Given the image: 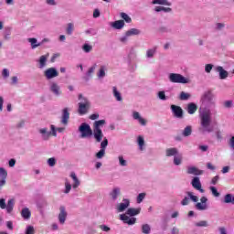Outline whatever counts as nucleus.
Listing matches in <instances>:
<instances>
[{
    "label": "nucleus",
    "mask_w": 234,
    "mask_h": 234,
    "mask_svg": "<svg viewBox=\"0 0 234 234\" xmlns=\"http://www.w3.org/2000/svg\"><path fill=\"white\" fill-rule=\"evenodd\" d=\"M105 120H99L93 123V133L90 125L87 122L81 123L79 127V133H80V138H90L93 134L95 142L100 144L103 140V132L101 128L105 125Z\"/></svg>",
    "instance_id": "1"
},
{
    "label": "nucleus",
    "mask_w": 234,
    "mask_h": 234,
    "mask_svg": "<svg viewBox=\"0 0 234 234\" xmlns=\"http://www.w3.org/2000/svg\"><path fill=\"white\" fill-rule=\"evenodd\" d=\"M199 118L201 133H213V126H211V111L201 106L199 109Z\"/></svg>",
    "instance_id": "2"
},
{
    "label": "nucleus",
    "mask_w": 234,
    "mask_h": 234,
    "mask_svg": "<svg viewBox=\"0 0 234 234\" xmlns=\"http://www.w3.org/2000/svg\"><path fill=\"white\" fill-rule=\"evenodd\" d=\"M70 178H72L73 180V185L70 184V181L69 179H65V183H64V189L62 190V192L65 195H69V193H70V191L73 189H78V187H80V185L81 184L80 182V179L78 178V176H76V173L72 172L70 174Z\"/></svg>",
    "instance_id": "3"
},
{
    "label": "nucleus",
    "mask_w": 234,
    "mask_h": 234,
    "mask_svg": "<svg viewBox=\"0 0 234 234\" xmlns=\"http://www.w3.org/2000/svg\"><path fill=\"white\" fill-rule=\"evenodd\" d=\"M152 5H160L154 8V11L156 13L164 12L165 14H171L173 12L171 7H165L171 6V2L168 0H153Z\"/></svg>",
    "instance_id": "4"
},
{
    "label": "nucleus",
    "mask_w": 234,
    "mask_h": 234,
    "mask_svg": "<svg viewBox=\"0 0 234 234\" xmlns=\"http://www.w3.org/2000/svg\"><path fill=\"white\" fill-rule=\"evenodd\" d=\"M79 108L78 112L80 114V116H83L90 111V101L87 99V97H84L83 95H79Z\"/></svg>",
    "instance_id": "5"
},
{
    "label": "nucleus",
    "mask_w": 234,
    "mask_h": 234,
    "mask_svg": "<svg viewBox=\"0 0 234 234\" xmlns=\"http://www.w3.org/2000/svg\"><path fill=\"white\" fill-rule=\"evenodd\" d=\"M168 80L171 83H181L182 85L191 83V79L185 77L180 73H170L168 75Z\"/></svg>",
    "instance_id": "6"
},
{
    "label": "nucleus",
    "mask_w": 234,
    "mask_h": 234,
    "mask_svg": "<svg viewBox=\"0 0 234 234\" xmlns=\"http://www.w3.org/2000/svg\"><path fill=\"white\" fill-rule=\"evenodd\" d=\"M14 206H16V199L11 198L7 201L6 205V199L0 198V209H5L6 213H12L14 211Z\"/></svg>",
    "instance_id": "7"
},
{
    "label": "nucleus",
    "mask_w": 234,
    "mask_h": 234,
    "mask_svg": "<svg viewBox=\"0 0 234 234\" xmlns=\"http://www.w3.org/2000/svg\"><path fill=\"white\" fill-rule=\"evenodd\" d=\"M132 118L134 120V122H137L141 127H146L147 123H149V121L142 116V113L137 111L132 112Z\"/></svg>",
    "instance_id": "8"
},
{
    "label": "nucleus",
    "mask_w": 234,
    "mask_h": 234,
    "mask_svg": "<svg viewBox=\"0 0 234 234\" xmlns=\"http://www.w3.org/2000/svg\"><path fill=\"white\" fill-rule=\"evenodd\" d=\"M69 217V212L67 211V207L65 206H60L58 208V223L63 226L65 222H67V218Z\"/></svg>",
    "instance_id": "9"
},
{
    "label": "nucleus",
    "mask_w": 234,
    "mask_h": 234,
    "mask_svg": "<svg viewBox=\"0 0 234 234\" xmlns=\"http://www.w3.org/2000/svg\"><path fill=\"white\" fill-rule=\"evenodd\" d=\"M107 145H109V140L107 137L103 136L102 141L101 142V150L96 154V158L100 160L105 156V149H107Z\"/></svg>",
    "instance_id": "10"
},
{
    "label": "nucleus",
    "mask_w": 234,
    "mask_h": 234,
    "mask_svg": "<svg viewBox=\"0 0 234 234\" xmlns=\"http://www.w3.org/2000/svg\"><path fill=\"white\" fill-rule=\"evenodd\" d=\"M38 134H40L41 140L44 142H48L50 140V137L52 136V130L48 131V128L42 127L38 129Z\"/></svg>",
    "instance_id": "11"
},
{
    "label": "nucleus",
    "mask_w": 234,
    "mask_h": 234,
    "mask_svg": "<svg viewBox=\"0 0 234 234\" xmlns=\"http://www.w3.org/2000/svg\"><path fill=\"white\" fill-rule=\"evenodd\" d=\"M59 76V72L56 68H48L44 70V77L46 80H54V78H58Z\"/></svg>",
    "instance_id": "12"
},
{
    "label": "nucleus",
    "mask_w": 234,
    "mask_h": 234,
    "mask_svg": "<svg viewBox=\"0 0 234 234\" xmlns=\"http://www.w3.org/2000/svg\"><path fill=\"white\" fill-rule=\"evenodd\" d=\"M129 206H131V200L128 198H122V201L116 206V210L118 213H123V211L129 209Z\"/></svg>",
    "instance_id": "13"
},
{
    "label": "nucleus",
    "mask_w": 234,
    "mask_h": 234,
    "mask_svg": "<svg viewBox=\"0 0 234 234\" xmlns=\"http://www.w3.org/2000/svg\"><path fill=\"white\" fill-rule=\"evenodd\" d=\"M120 220L123 221L124 224L128 226H134L136 224V218L130 216L128 214H121Z\"/></svg>",
    "instance_id": "14"
},
{
    "label": "nucleus",
    "mask_w": 234,
    "mask_h": 234,
    "mask_svg": "<svg viewBox=\"0 0 234 234\" xmlns=\"http://www.w3.org/2000/svg\"><path fill=\"white\" fill-rule=\"evenodd\" d=\"M209 207L207 206V197H202L200 202L196 204V209L198 211H206Z\"/></svg>",
    "instance_id": "15"
},
{
    "label": "nucleus",
    "mask_w": 234,
    "mask_h": 234,
    "mask_svg": "<svg viewBox=\"0 0 234 234\" xmlns=\"http://www.w3.org/2000/svg\"><path fill=\"white\" fill-rule=\"evenodd\" d=\"M213 98H215L213 92H211L210 90L206 91L201 97L202 105H207V103L213 101Z\"/></svg>",
    "instance_id": "16"
},
{
    "label": "nucleus",
    "mask_w": 234,
    "mask_h": 234,
    "mask_svg": "<svg viewBox=\"0 0 234 234\" xmlns=\"http://www.w3.org/2000/svg\"><path fill=\"white\" fill-rule=\"evenodd\" d=\"M187 197H186L182 201L181 204L183 206H189V198L192 200V202H198V197L195 196L193 192H187L186 193Z\"/></svg>",
    "instance_id": "17"
},
{
    "label": "nucleus",
    "mask_w": 234,
    "mask_h": 234,
    "mask_svg": "<svg viewBox=\"0 0 234 234\" xmlns=\"http://www.w3.org/2000/svg\"><path fill=\"white\" fill-rule=\"evenodd\" d=\"M171 111L176 118H183L184 117V110L180 106L171 105Z\"/></svg>",
    "instance_id": "18"
},
{
    "label": "nucleus",
    "mask_w": 234,
    "mask_h": 234,
    "mask_svg": "<svg viewBox=\"0 0 234 234\" xmlns=\"http://www.w3.org/2000/svg\"><path fill=\"white\" fill-rule=\"evenodd\" d=\"M70 109L64 108L62 110V117H61V123L62 125H68L69 120L70 119Z\"/></svg>",
    "instance_id": "19"
},
{
    "label": "nucleus",
    "mask_w": 234,
    "mask_h": 234,
    "mask_svg": "<svg viewBox=\"0 0 234 234\" xmlns=\"http://www.w3.org/2000/svg\"><path fill=\"white\" fill-rule=\"evenodd\" d=\"M110 27L113 28V30H122L125 27V21L123 20H116L109 23Z\"/></svg>",
    "instance_id": "20"
},
{
    "label": "nucleus",
    "mask_w": 234,
    "mask_h": 234,
    "mask_svg": "<svg viewBox=\"0 0 234 234\" xmlns=\"http://www.w3.org/2000/svg\"><path fill=\"white\" fill-rule=\"evenodd\" d=\"M49 90L54 96H61V87L56 82H51L49 85Z\"/></svg>",
    "instance_id": "21"
},
{
    "label": "nucleus",
    "mask_w": 234,
    "mask_h": 234,
    "mask_svg": "<svg viewBox=\"0 0 234 234\" xmlns=\"http://www.w3.org/2000/svg\"><path fill=\"white\" fill-rule=\"evenodd\" d=\"M215 70L219 74V80H226L229 76L228 70L224 69L222 66H217Z\"/></svg>",
    "instance_id": "22"
},
{
    "label": "nucleus",
    "mask_w": 234,
    "mask_h": 234,
    "mask_svg": "<svg viewBox=\"0 0 234 234\" xmlns=\"http://www.w3.org/2000/svg\"><path fill=\"white\" fill-rule=\"evenodd\" d=\"M0 176L2 178L0 180V189H2L4 186L6 185V177L8 176V172H6V169L0 167Z\"/></svg>",
    "instance_id": "23"
},
{
    "label": "nucleus",
    "mask_w": 234,
    "mask_h": 234,
    "mask_svg": "<svg viewBox=\"0 0 234 234\" xmlns=\"http://www.w3.org/2000/svg\"><path fill=\"white\" fill-rule=\"evenodd\" d=\"M191 184L194 189L200 191V193H204V189H202V183H200L199 177H194Z\"/></svg>",
    "instance_id": "24"
},
{
    "label": "nucleus",
    "mask_w": 234,
    "mask_h": 234,
    "mask_svg": "<svg viewBox=\"0 0 234 234\" xmlns=\"http://www.w3.org/2000/svg\"><path fill=\"white\" fill-rule=\"evenodd\" d=\"M49 129L52 131V136L54 138L58 137V133H65V127H56L54 124H50Z\"/></svg>",
    "instance_id": "25"
},
{
    "label": "nucleus",
    "mask_w": 234,
    "mask_h": 234,
    "mask_svg": "<svg viewBox=\"0 0 234 234\" xmlns=\"http://www.w3.org/2000/svg\"><path fill=\"white\" fill-rule=\"evenodd\" d=\"M141 211H142L141 207H137V208L130 207V208H127L125 214L128 215L129 217H136V215H140Z\"/></svg>",
    "instance_id": "26"
},
{
    "label": "nucleus",
    "mask_w": 234,
    "mask_h": 234,
    "mask_svg": "<svg viewBox=\"0 0 234 234\" xmlns=\"http://www.w3.org/2000/svg\"><path fill=\"white\" fill-rule=\"evenodd\" d=\"M47 59H48V54L40 56L37 60L39 69H45L47 67Z\"/></svg>",
    "instance_id": "27"
},
{
    "label": "nucleus",
    "mask_w": 234,
    "mask_h": 234,
    "mask_svg": "<svg viewBox=\"0 0 234 234\" xmlns=\"http://www.w3.org/2000/svg\"><path fill=\"white\" fill-rule=\"evenodd\" d=\"M117 160L120 167H127V165H129V161H127L123 154H119Z\"/></svg>",
    "instance_id": "28"
},
{
    "label": "nucleus",
    "mask_w": 234,
    "mask_h": 234,
    "mask_svg": "<svg viewBox=\"0 0 234 234\" xmlns=\"http://www.w3.org/2000/svg\"><path fill=\"white\" fill-rule=\"evenodd\" d=\"M121 193L122 190L120 189V187H114L110 193L112 200H118V197H120Z\"/></svg>",
    "instance_id": "29"
},
{
    "label": "nucleus",
    "mask_w": 234,
    "mask_h": 234,
    "mask_svg": "<svg viewBox=\"0 0 234 234\" xmlns=\"http://www.w3.org/2000/svg\"><path fill=\"white\" fill-rule=\"evenodd\" d=\"M137 145L139 147V151H144L145 149V139L143 135H139L137 137Z\"/></svg>",
    "instance_id": "30"
},
{
    "label": "nucleus",
    "mask_w": 234,
    "mask_h": 234,
    "mask_svg": "<svg viewBox=\"0 0 234 234\" xmlns=\"http://www.w3.org/2000/svg\"><path fill=\"white\" fill-rule=\"evenodd\" d=\"M204 173L202 170H199L198 168L195 166H190L187 168V174L188 175H196L197 176L202 175Z\"/></svg>",
    "instance_id": "31"
},
{
    "label": "nucleus",
    "mask_w": 234,
    "mask_h": 234,
    "mask_svg": "<svg viewBox=\"0 0 234 234\" xmlns=\"http://www.w3.org/2000/svg\"><path fill=\"white\" fill-rule=\"evenodd\" d=\"M112 95L115 98L116 101H122L123 98L122 97V93L118 90V88L112 87Z\"/></svg>",
    "instance_id": "32"
},
{
    "label": "nucleus",
    "mask_w": 234,
    "mask_h": 234,
    "mask_svg": "<svg viewBox=\"0 0 234 234\" xmlns=\"http://www.w3.org/2000/svg\"><path fill=\"white\" fill-rule=\"evenodd\" d=\"M28 43L31 45V48L35 49L37 48V47H41L42 43L37 42V38L30 37L27 39Z\"/></svg>",
    "instance_id": "33"
},
{
    "label": "nucleus",
    "mask_w": 234,
    "mask_h": 234,
    "mask_svg": "<svg viewBox=\"0 0 234 234\" xmlns=\"http://www.w3.org/2000/svg\"><path fill=\"white\" fill-rule=\"evenodd\" d=\"M21 217L22 218H25V220H28L30 217H32V213L30 212V209L28 207H25L21 211Z\"/></svg>",
    "instance_id": "34"
},
{
    "label": "nucleus",
    "mask_w": 234,
    "mask_h": 234,
    "mask_svg": "<svg viewBox=\"0 0 234 234\" xmlns=\"http://www.w3.org/2000/svg\"><path fill=\"white\" fill-rule=\"evenodd\" d=\"M197 104H195V102H190L187 104V112L188 114H195L197 112Z\"/></svg>",
    "instance_id": "35"
},
{
    "label": "nucleus",
    "mask_w": 234,
    "mask_h": 234,
    "mask_svg": "<svg viewBox=\"0 0 234 234\" xmlns=\"http://www.w3.org/2000/svg\"><path fill=\"white\" fill-rule=\"evenodd\" d=\"M126 33L130 37H132V36H140V34H142V30L133 27L127 30Z\"/></svg>",
    "instance_id": "36"
},
{
    "label": "nucleus",
    "mask_w": 234,
    "mask_h": 234,
    "mask_svg": "<svg viewBox=\"0 0 234 234\" xmlns=\"http://www.w3.org/2000/svg\"><path fill=\"white\" fill-rule=\"evenodd\" d=\"M224 204H232V206H234L233 194H227L224 196Z\"/></svg>",
    "instance_id": "37"
},
{
    "label": "nucleus",
    "mask_w": 234,
    "mask_h": 234,
    "mask_svg": "<svg viewBox=\"0 0 234 234\" xmlns=\"http://www.w3.org/2000/svg\"><path fill=\"white\" fill-rule=\"evenodd\" d=\"M183 160H184V156L182 155V154H177L176 156H174V165H182Z\"/></svg>",
    "instance_id": "38"
},
{
    "label": "nucleus",
    "mask_w": 234,
    "mask_h": 234,
    "mask_svg": "<svg viewBox=\"0 0 234 234\" xmlns=\"http://www.w3.org/2000/svg\"><path fill=\"white\" fill-rule=\"evenodd\" d=\"M178 154V149L176 148H167L165 150V156H176Z\"/></svg>",
    "instance_id": "39"
},
{
    "label": "nucleus",
    "mask_w": 234,
    "mask_h": 234,
    "mask_svg": "<svg viewBox=\"0 0 234 234\" xmlns=\"http://www.w3.org/2000/svg\"><path fill=\"white\" fill-rule=\"evenodd\" d=\"M154 54H156V48H152L146 50V58L148 59L154 58Z\"/></svg>",
    "instance_id": "40"
},
{
    "label": "nucleus",
    "mask_w": 234,
    "mask_h": 234,
    "mask_svg": "<svg viewBox=\"0 0 234 234\" xmlns=\"http://www.w3.org/2000/svg\"><path fill=\"white\" fill-rule=\"evenodd\" d=\"M189 98H191V94L188 92L181 91L179 94V100H181L182 101H186L189 100Z\"/></svg>",
    "instance_id": "41"
},
{
    "label": "nucleus",
    "mask_w": 234,
    "mask_h": 234,
    "mask_svg": "<svg viewBox=\"0 0 234 234\" xmlns=\"http://www.w3.org/2000/svg\"><path fill=\"white\" fill-rule=\"evenodd\" d=\"M107 71V68L105 66H101L97 73V76L100 80L105 76V72Z\"/></svg>",
    "instance_id": "42"
},
{
    "label": "nucleus",
    "mask_w": 234,
    "mask_h": 234,
    "mask_svg": "<svg viewBox=\"0 0 234 234\" xmlns=\"http://www.w3.org/2000/svg\"><path fill=\"white\" fill-rule=\"evenodd\" d=\"M130 37H131L127 34V32H125L122 36L119 37V41L120 43H122L123 45H125L129 41Z\"/></svg>",
    "instance_id": "43"
},
{
    "label": "nucleus",
    "mask_w": 234,
    "mask_h": 234,
    "mask_svg": "<svg viewBox=\"0 0 234 234\" xmlns=\"http://www.w3.org/2000/svg\"><path fill=\"white\" fill-rule=\"evenodd\" d=\"M141 229H142V233L149 234V233H151V225L143 224Z\"/></svg>",
    "instance_id": "44"
},
{
    "label": "nucleus",
    "mask_w": 234,
    "mask_h": 234,
    "mask_svg": "<svg viewBox=\"0 0 234 234\" xmlns=\"http://www.w3.org/2000/svg\"><path fill=\"white\" fill-rule=\"evenodd\" d=\"M196 228H207L209 223L206 220L197 221L195 223Z\"/></svg>",
    "instance_id": "45"
},
{
    "label": "nucleus",
    "mask_w": 234,
    "mask_h": 234,
    "mask_svg": "<svg viewBox=\"0 0 234 234\" xmlns=\"http://www.w3.org/2000/svg\"><path fill=\"white\" fill-rule=\"evenodd\" d=\"M74 32V24L69 23L67 25L66 33L68 36H72V33Z\"/></svg>",
    "instance_id": "46"
},
{
    "label": "nucleus",
    "mask_w": 234,
    "mask_h": 234,
    "mask_svg": "<svg viewBox=\"0 0 234 234\" xmlns=\"http://www.w3.org/2000/svg\"><path fill=\"white\" fill-rule=\"evenodd\" d=\"M98 68V65L93 64L87 71L86 76L87 78H90V76H92V74H94V70H96V69Z\"/></svg>",
    "instance_id": "47"
},
{
    "label": "nucleus",
    "mask_w": 234,
    "mask_h": 234,
    "mask_svg": "<svg viewBox=\"0 0 234 234\" xmlns=\"http://www.w3.org/2000/svg\"><path fill=\"white\" fill-rule=\"evenodd\" d=\"M120 16H121L122 19H123V21H125V23H133V19L126 13H121Z\"/></svg>",
    "instance_id": "48"
},
{
    "label": "nucleus",
    "mask_w": 234,
    "mask_h": 234,
    "mask_svg": "<svg viewBox=\"0 0 234 234\" xmlns=\"http://www.w3.org/2000/svg\"><path fill=\"white\" fill-rule=\"evenodd\" d=\"M82 50L83 52H85L86 54H89V52L92 51V46H90V44H84L82 46Z\"/></svg>",
    "instance_id": "49"
},
{
    "label": "nucleus",
    "mask_w": 234,
    "mask_h": 234,
    "mask_svg": "<svg viewBox=\"0 0 234 234\" xmlns=\"http://www.w3.org/2000/svg\"><path fill=\"white\" fill-rule=\"evenodd\" d=\"M2 78L4 80H8V78H10V70L8 69H4L2 70Z\"/></svg>",
    "instance_id": "50"
},
{
    "label": "nucleus",
    "mask_w": 234,
    "mask_h": 234,
    "mask_svg": "<svg viewBox=\"0 0 234 234\" xmlns=\"http://www.w3.org/2000/svg\"><path fill=\"white\" fill-rule=\"evenodd\" d=\"M36 233V229H34V226L29 225L26 228L25 234H34Z\"/></svg>",
    "instance_id": "51"
},
{
    "label": "nucleus",
    "mask_w": 234,
    "mask_h": 234,
    "mask_svg": "<svg viewBox=\"0 0 234 234\" xmlns=\"http://www.w3.org/2000/svg\"><path fill=\"white\" fill-rule=\"evenodd\" d=\"M157 98H159V100H162V101H165V100H167V97L165 96V91H158Z\"/></svg>",
    "instance_id": "52"
},
{
    "label": "nucleus",
    "mask_w": 234,
    "mask_h": 234,
    "mask_svg": "<svg viewBox=\"0 0 234 234\" xmlns=\"http://www.w3.org/2000/svg\"><path fill=\"white\" fill-rule=\"evenodd\" d=\"M192 129L191 126H186L183 131V136H191Z\"/></svg>",
    "instance_id": "53"
},
{
    "label": "nucleus",
    "mask_w": 234,
    "mask_h": 234,
    "mask_svg": "<svg viewBox=\"0 0 234 234\" xmlns=\"http://www.w3.org/2000/svg\"><path fill=\"white\" fill-rule=\"evenodd\" d=\"M209 189H210V191H211L213 197H220V193H218V190H217V187H215V186H210Z\"/></svg>",
    "instance_id": "54"
},
{
    "label": "nucleus",
    "mask_w": 234,
    "mask_h": 234,
    "mask_svg": "<svg viewBox=\"0 0 234 234\" xmlns=\"http://www.w3.org/2000/svg\"><path fill=\"white\" fill-rule=\"evenodd\" d=\"M146 194L145 193H140L137 196V204H142L144 202V199L145 198Z\"/></svg>",
    "instance_id": "55"
},
{
    "label": "nucleus",
    "mask_w": 234,
    "mask_h": 234,
    "mask_svg": "<svg viewBox=\"0 0 234 234\" xmlns=\"http://www.w3.org/2000/svg\"><path fill=\"white\" fill-rule=\"evenodd\" d=\"M213 64H207L205 65V72L207 74H211V70H213Z\"/></svg>",
    "instance_id": "56"
},
{
    "label": "nucleus",
    "mask_w": 234,
    "mask_h": 234,
    "mask_svg": "<svg viewBox=\"0 0 234 234\" xmlns=\"http://www.w3.org/2000/svg\"><path fill=\"white\" fill-rule=\"evenodd\" d=\"M229 145L232 151H234V135H230L229 139Z\"/></svg>",
    "instance_id": "57"
},
{
    "label": "nucleus",
    "mask_w": 234,
    "mask_h": 234,
    "mask_svg": "<svg viewBox=\"0 0 234 234\" xmlns=\"http://www.w3.org/2000/svg\"><path fill=\"white\" fill-rule=\"evenodd\" d=\"M48 165H49V167H54V165H56V158L51 157L48 159Z\"/></svg>",
    "instance_id": "58"
},
{
    "label": "nucleus",
    "mask_w": 234,
    "mask_h": 234,
    "mask_svg": "<svg viewBox=\"0 0 234 234\" xmlns=\"http://www.w3.org/2000/svg\"><path fill=\"white\" fill-rule=\"evenodd\" d=\"M100 229H101V231H104L105 233H109V231H111V228L107 225H101Z\"/></svg>",
    "instance_id": "59"
},
{
    "label": "nucleus",
    "mask_w": 234,
    "mask_h": 234,
    "mask_svg": "<svg viewBox=\"0 0 234 234\" xmlns=\"http://www.w3.org/2000/svg\"><path fill=\"white\" fill-rule=\"evenodd\" d=\"M224 107H226V109H231V107H233V101H226L224 102Z\"/></svg>",
    "instance_id": "60"
},
{
    "label": "nucleus",
    "mask_w": 234,
    "mask_h": 234,
    "mask_svg": "<svg viewBox=\"0 0 234 234\" xmlns=\"http://www.w3.org/2000/svg\"><path fill=\"white\" fill-rule=\"evenodd\" d=\"M51 231H58L59 229V225L58 223H52L50 225Z\"/></svg>",
    "instance_id": "61"
},
{
    "label": "nucleus",
    "mask_w": 234,
    "mask_h": 234,
    "mask_svg": "<svg viewBox=\"0 0 234 234\" xmlns=\"http://www.w3.org/2000/svg\"><path fill=\"white\" fill-rule=\"evenodd\" d=\"M19 81V79L17 78V76H13L11 78V85H17Z\"/></svg>",
    "instance_id": "62"
},
{
    "label": "nucleus",
    "mask_w": 234,
    "mask_h": 234,
    "mask_svg": "<svg viewBox=\"0 0 234 234\" xmlns=\"http://www.w3.org/2000/svg\"><path fill=\"white\" fill-rule=\"evenodd\" d=\"M219 234H228V229L225 227H220L218 229Z\"/></svg>",
    "instance_id": "63"
},
{
    "label": "nucleus",
    "mask_w": 234,
    "mask_h": 234,
    "mask_svg": "<svg viewBox=\"0 0 234 234\" xmlns=\"http://www.w3.org/2000/svg\"><path fill=\"white\" fill-rule=\"evenodd\" d=\"M93 17L95 19L100 17V9H94V11H93Z\"/></svg>",
    "instance_id": "64"
}]
</instances>
